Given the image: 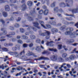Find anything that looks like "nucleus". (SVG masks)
<instances>
[{
	"instance_id": "obj_53",
	"label": "nucleus",
	"mask_w": 78,
	"mask_h": 78,
	"mask_svg": "<svg viewBox=\"0 0 78 78\" xmlns=\"http://www.w3.org/2000/svg\"><path fill=\"white\" fill-rule=\"evenodd\" d=\"M12 40L13 42H15V41H16V39H15V38L12 39Z\"/></svg>"
},
{
	"instance_id": "obj_4",
	"label": "nucleus",
	"mask_w": 78,
	"mask_h": 78,
	"mask_svg": "<svg viewBox=\"0 0 78 78\" xmlns=\"http://www.w3.org/2000/svg\"><path fill=\"white\" fill-rule=\"evenodd\" d=\"M50 59L52 61H56L57 60V55H52Z\"/></svg>"
},
{
	"instance_id": "obj_55",
	"label": "nucleus",
	"mask_w": 78,
	"mask_h": 78,
	"mask_svg": "<svg viewBox=\"0 0 78 78\" xmlns=\"http://www.w3.org/2000/svg\"><path fill=\"white\" fill-rule=\"evenodd\" d=\"M17 39H19L20 38V36H17Z\"/></svg>"
},
{
	"instance_id": "obj_16",
	"label": "nucleus",
	"mask_w": 78,
	"mask_h": 78,
	"mask_svg": "<svg viewBox=\"0 0 78 78\" xmlns=\"http://www.w3.org/2000/svg\"><path fill=\"white\" fill-rule=\"evenodd\" d=\"M50 23L53 25H56V22L54 21H50Z\"/></svg>"
},
{
	"instance_id": "obj_42",
	"label": "nucleus",
	"mask_w": 78,
	"mask_h": 78,
	"mask_svg": "<svg viewBox=\"0 0 78 78\" xmlns=\"http://www.w3.org/2000/svg\"><path fill=\"white\" fill-rule=\"evenodd\" d=\"M29 47H31L33 46V44L31 43L29 45Z\"/></svg>"
},
{
	"instance_id": "obj_57",
	"label": "nucleus",
	"mask_w": 78,
	"mask_h": 78,
	"mask_svg": "<svg viewBox=\"0 0 78 78\" xmlns=\"http://www.w3.org/2000/svg\"><path fill=\"white\" fill-rule=\"evenodd\" d=\"M3 0H0V3H3Z\"/></svg>"
},
{
	"instance_id": "obj_63",
	"label": "nucleus",
	"mask_w": 78,
	"mask_h": 78,
	"mask_svg": "<svg viewBox=\"0 0 78 78\" xmlns=\"http://www.w3.org/2000/svg\"><path fill=\"white\" fill-rule=\"evenodd\" d=\"M5 39H2V40H0V41H1V42H2V41H5Z\"/></svg>"
},
{
	"instance_id": "obj_58",
	"label": "nucleus",
	"mask_w": 78,
	"mask_h": 78,
	"mask_svg": "<svg viewBox=\"0 0 78 78\" xmlns=\"http://www.w3.org/2000/svg\"><path fill=\"white\" fill-rule=\"evenodd\" d=\"M10 36H11V35H7V37L9 38V37H11Z\"/></svg>"
},
{
	"instance_id": "obj_9",
	"label": "nucleus",
	"mask_w": 78,
	"mask_h": 78,
	"mask_svg": "<svg viewBox=\"0 0 78 78\" xmlns=\"http://www.w3.org/2000/svg\"><path fill=\"white\" fill-rule=\"evenodd\" d=\"M5 11H9V5H7L5 6Z\"/></svg>"
},
{
	"instance_id": "obj_14",
	"label": "nucleus",
	"mask_w": 78,
	"mask_h": 78,
	"mask_svg": "<svg viewBox=\"0 0 78 78\" xmlns=\"http://www.w3.org/2000/svg\"><path fill=\"white\" fill-rule=\"evenodd\" d=\"M33 24L34 26H35V27H37V28H40V27H38L37 26H38V25H39V24L37 23H33Z\"/></svg>"
},
{
	"instance_id": "obj_49",
	"label": "nucleus",
	"mask_w": 78,
	"mask_h": 78,
	"mask_svg": "<svg viewBox=\"0 0 78 78\" xmlns=\"http://www.w3.org/2000/svg\"><path fill=\"white\" fill-rule=\"evenodd\" d=\"M13 44L12 43H9V46H12Z\"/></svg>"
},
{
	"instance_id": "obj_47",
	"label": "nucleus",
	"mask_w": 78,
	"mask_h": 78,
	"mask_svg": "<svg viewBox=\"0 0 78 78\" xmlns=\"http://www.w3.org/2000/svg\"><path fill=\"white\" fill-rule=\"evenodd\" d=\"M63 48H65V50H68V49H67V48H66V46H63Z\"/></svg>"
},
{
	"instance_id": "obj_1",
	"label": "nucleus",
	"mask_w": 78,
	"mask_h": 78,
	"mask_svg": "<svg viewBox=\"0 0 78 78\" xmlns=\"http://www.w3.org/2000/svg\"><path fill=\"white\" fill-rule=\"evenodd\" d=\"M39 34L40 36H44L46 35V39H49L50 36L49 35H50V32L49 31H46L45 33H42L41 32H39Z\"/></svg>"
},
{
	"instance_id": "obj_52",
	"label": "nucleus",
	"mask_w": 78,
	"mask_h": 78,
	"mask_svg": "<svg viewBox=\"0 0 78 78\" xmlns=\"http://www.w3.org/2000/svg\"><path fill=\"white\" fill-rule=\"evenodd\" d=\"M10 30H14V27H10Z\"/></svg>"
},
{
	"instance_id": "obj_11",
	"label": "nucleus",
	"mask_w": 78,
	"mask_h": 78,
	"mask_svg": "<svg viewBox=\"0 0 78 78\" xmlns=\"http://www.w3.org/2000/svg\"><path fill=\"white\" fill-rule=\"evenodd\" d=\"M52 34H54L55 33H56L58 31V30L56 29H53L51 30Z\"/></svg>"
},
{
	"instance_id": "obj_36",
	"label": "nucleus",
	"mask_w": 78,
	"mask_h": 78,
	"mask_svg": "<svg viewBox=\"0 0 78 78\" xmlns=\"http://www.w3.org/2000/svg\"><path fill=\"white\" fill-rule=\"evenodd\" d=\"M40 41H41V40H40V39H37L36 41V42H37V43H40Z\"/></svg>"
},
{
	"instance_id": "obj_26",
	"label": "nucleus",
	"mask_w": 78,
	"mask_h": 78,
	"mask_svg": "<svg viewBox=\"0 0 78 78\" xmlns=\"http://www.w3.org/2000/svg\"><path fill=\"white\" fill-rule=\"evenodd\" d=\"M58 50H60V49H61L62 48V45H58Z\"/></svg>"
},
{
	"instance_id": "obj_19",
	"label": "nucleus",
	"mask_w": 78,
	"mask_h": 78,
	"mask_svg": "<svg viewBox=\"0 0 78 78\" xmlns=\"http://www.w3.org/2000/svg\"><path fill=\"white\" fill-rule=\"evenodd\" d=\"M48 12V10H46L44 12V15H47Z\"/></svg>"
},
{
	"instance_id": "obj_22",
	"label": "nucleus",
	"mask_w": 78,
	"mask_h": 78,
	"mask_svg": "<svg viewBox=\"0 0 78 78\" xmlns=\"http://www.w3.org/2000/svg\"><path fill=\"white\" fill-rule=\"evenodd\" d=\"M67 56V55L66 53H64L62 55V58H66Z\"/></svg>"
},
{
	"instance_id": "obj_15",
	"label": "nucleus",
	"mask_w": 78,
	"mask_h": 78,
	"mask_svg": "<svg viewBox=\"0 0 78 78\" xmlns=\"http://www.w3.org/2000/svg\"><path fill=\"white\" fill-rule=\"evenodd\" d=\"M75 58V55H72L69 57L70 59H74Z\"/></svg>"
},
{
	"instance_id": "obj_59",
	"label": "nucleus",
	"mask_w": 78,
	"mask_h": 78,
	"mask_svg": "<svg viewBox=\"0 0 78 78\" xmlns=\"http://www.w3.org/2000/svg\"><path fill=\"white\" fill-rule=\"evenodd\" d=\"M38 74L40 75V76H42V74H41V73H39Z\"/></svg>"
},
{
	"instance_id": "obj_61",
	"label": "nucleus",
	"mask_w": 78,
	"mask_h": 78,
	"mask_svg": "<svg viewBox=\"0 0 78 78\" xmlns=\"http://www.w3.org/2000/svg\"><path fill=\"white\" fill-rule=\"evenodd\" d=\"M25 34L26 35H29V33H28V32H26Z\"/></svg>"
},
{
	"instance_id": "obj_37",
	"label": "nucleus",
	"mask_w": 78,
	"mask_h": 78,
	"mask_svg": "<svg viewBox=\"0 0 78 78\" xmlns=\"http://www.w3.org/2000/svg\"><path fill=\"white\" fill-rule=\"evenodd\" d=\"M22 73V72H21L20 73H17L16 75V76H19V75H21V73Z\"/></svg>"
},
{
	"instance_id": "obj_51",
	"label": "nucleus",
	"mask_w": 78,
	"mask_h": 78,
	"mask_svg": "<svg viewBox=\"0 0 78 78\" xmlns=\"http://www.w3.org/2000/svg\"><path fill=\"white\" fill-rule=\"evenodd\" d=\"M21 19L20 18H18V20H17V22H19V21H20V20Z\"/></svg>"
},
{
	"instance_id": "obj_13",
	"label": "nucleus",
	"mask_w": 78,
	"mask_h": 78,
	"mask_svg": "<svg viewBox=\"0 0 78 78\" xmlns=\"http://www.w3.org/2000/svg\"><path fill=\"white\" fill-rule=\"evenodd\" d=\"M46 58L44 57H41L38 58L36 60H38V61H40L41 60V59H45Z\"/></svg>"
},
{
	"instance_id": "obj_17",
	"label": "nucleus",
	"mask_w": 78,
	"mask_h": 78,
	"mask_svg": "<svg viewBox=\"0 0 78 78\" xmlns=\"http://www.w3.org/2000/svg\"><path fill=\"white\" fill-rule=\"evenodd\" d=\"M58 61H59V62H63V59L61 57H59L58 59Z\"/></svg>"
},
{
	"instance_id": "obj_2",
	"label": "nucleus",
	"mask_w": 78,
	"mask_h": 78,
	"mask_svg": "<svg viewBox=\"0 0 78 78\" xmlns=\"http://www.w3.org/2000/svg\"><path fill=\"white\" fill-rule=\"evenodd\" d=\"M39 23H40L42 27L44 28L45 29H47V28H51V26L49 25H46V27H45L44 25V23L42 21H40Z\"/></svg>"
},
{
	"instance_id": "obj_41",
	"label": "nucleus",
	"mask_w": 78,
	"mask_h": 78,
	"mask_svg": "<svg viewBox=\"0 0 78 78\" xmlns=\"http://www.w3.org/2000/svg\"><path fill=\"white\" fill-rule=\"evenodd\" d=\"M68 30H69L70 31H72L73 29V28H68Z\"/></svg>"
},
{
	"instance_id": "obj_48",
	"label": "nucleus",
	"mask_w": 78,
	"mask_h": 78,
	"mask_svg": "<svg viewBox=\"0 0 78 78\" xmlns=\"http://www.w3.org/2000/svg\"><path fill=\"white\" fill-rule=\"evenodd\" d=\"M75 26L77 28H78V23H77L75 24Z\"/></svg>"
},
{
	"instance_id": "obj_27",
	"label": "nucleus",
	"mask_w": 78,
	"mask_h": 78,
	"mask_svg": "<svg viewBox=\"0 0 78 78\" xmlns=\"http://www.w3.org/2000/svg\"><path fill=\"white\" fill-rule=\"evenodd\" d=\"M78 9H74L72 11L73 12H77L76 11H78Z\"/></svg>"
},
{
	"instance_id": "obj_24",
	"label": "nucleus",
	"mask_w": 78,
	"mask_h": 78,
	"mask_svg": "<svg viewBox=\"0 0 78 78\" xmlns=\"http://www.w3.org/2000/svg\"><path fill=\"white\" fill-rule=\"evenodd\" d=\"M1 49L3 50V51H8V49L6 48H2Z\"/></svg>"
},
{
	"instance_id": "obj_46",
	"label": "nucleus",
	"mask_w": 78,
	"mask_h": 78,
	"mask_svg": "<svg viewBox=\"0 0 78 78\" xmlns=\"http://www.w3.org/2000/svg\"><path fill=\"white\" fill-rule=\"evenodd\" d=\"M43 9H47V7L45 6H43Z\"/></svg>"
},
{
	"instance_id": "obj_34",
	"label": "nucleus",
	"mask_w": 78,
	"mask_h": 78,
	"mask_svg": "<svg viewBox=\"0 0 78 78\" xmlns=\"http://www.w3.org/2000/svg\"><path fill=\"white\" fill-rule=\"evenodd\" d=\"M22 37L24 39H27L28 38V37L24 36H23Z\"/></svg>"
},
{
	"instance_id": "obj_56",
	"label": "nucleus",
	"mask_w": 78,
	"mask_h": 78,
	"mask_svg": "<svg viewBox=\"0 0 78 78\" xmlns=\"http://www.w3.org/2000/svg\"><path fill=\"white\" fill-rule=\"evenodd\" d=\"M28 72L24 74H23V75H27V74H28Z\"/></svg>"
},
{
	"instance_id": "obj_28",
	"label": "nucleus",
	"mask_w": 78,
	"mask_h": 78,
	"mask_svg": "<svg viewBox=\"0 0 78 78\" xmlns=\"http://www.w3.org/2000/svg\"><path fill=\"white\" fill-rule=\"evenodd\" d=\"M17 70H22V67H19L17 68Z\"/></svg>"
},
{
	"instance_id": "obj_7",
	"label": "nucleus",
	"mask_w": 78,
	"mask_h": 78,
	"mask_svg": "<svg viewBox=\"0 0 78 78\" xmlns=\"http://www.w3.org/2000/svg\"><path fill=\"white\" fill-rule=\"evenodd\" d=\"M65 34L66 35H69V34L70 35H74V34H75V33L74 32L73 33H72L71 32L67 31L65 33Z\"/></svg>"
},
{
	"instance_id": "obj_45",
	"label": "nucleus",
	"mask_w": 78,
	"mask_h": 78,
	"mask_svg": "<svg viewBox=\"0 0 78 78\" xmlns=\"http://www.w3.org/2000/svg\"><path fill=\"white\" fill-rule=\"evenodd\" d=\"M25 53V52L24 51H23L21 53H20V55H23Z\"/></svg>"
},
{
	"instance_id": "obj_29",
	"label": "nucleus",
	"mask_w": 78,
	"mask_h": 78,
	"mask_svg": "<svg viewBox=\"0 0 78 78\" xmlns=\"http://www.w3.org/2000/svg\"><path fill=\"white\" fill-rule=\"evenodd\" d=\"M43 11L42 10H41L39 12V14H43Z\"/></svg>"
},
{
	"instance_id": "obj_3",
	"label": "nucleus",
	"mask_w": 78,
	"mask_h": 78,
	"mask_svg": "<svg viewBox=\"0 0 78 78\" xmlns=\"http://www.w3.org/2000/svg\"><path fill=\"white\" fill-rule=\"evenodd\" d=\"M9 54L11 55H14V56H15L16 57H17L18 58L20 56L19 54L17 52H9Z\"/></svg>"
},
{
	"instance_id": "obj_39",
	"label": "nucleus",
	"mask_w": 78,
	"mask_h": 78,
	"mask_svg": "<svg viewBox=\"0 0 78 78\" xmlns=\"http://www.w3.org/2000/svg\"><path fill=\"white\" fill-rule=\"evenodd\" d=\"M15 27H19V24L16 23L15 24Z\"/></svg>"
},
{
	"instance_id": "obj_43",
	"label": "nucleus",
	"mask_w": 78,
	"mask_h": 78,
	"mask_svg": "<svg viewBox=\"0 0 78 78\" xmlns=\"http://www.w3.org/2000/svg\"><path fill=\"white\" fill-rule=\"evenodd\" d=\"M47 54V51H44L43 53L42 54Z\"/></svg>"
},
{
	"instance_id": "obj_18",
	"label": "nucleus",
	"mask_w": 78,
	"mask_h": 78,
	"mask_svg": "<svg viewBox=\"0 0 78 78\" xmlns=\"http://www.w3.org/2000/svg\"><path fill=\"white\" fill-rule=\"evenodd\" d=\"M27 55L28 56H30V55H33V54L32 52H29V53H27Z\"/></svg>"
},
{
	"instance_id": "obj_54",
	"label": "nucleus",
	"mask_w": 78,
	"mask_h": 78,
	"mask_svg": "<svg viewBox=\"0 0 78 78\" xmlns=\"http://www.w3.org/2000/svg\"><path fill=\"white\" fill-rule=\"evenodd\" d=\"M1 22H2V23H5V21H3V20H1Z\"/></svg>"
},
{
	"instance_id": "obj_64",
	"label": "nucleus",
	"mask_w": 78,
	"mask_h": 78,
	"mask_svg": "<svg viewBox=\"0 0 78 78\" xmlns=\"http://www.w3.org/2000/svg\"><path fill=\"white\" fill-rule=\"evenodd\" d=\"M34 73H36L37 72V70H35L34 71Z\"/></svg>"
},
{
	"instance_id": "obj_5",
	"label": "nucleus",
	"mask_w": 78,
	"mask_h": 78,
	"mask_svg": "<svg viewBox=\"0 0 78 78\" xmlns=\"http://www.w3.org/2000/svg\"><path fill=\"white\" fill-rule=\"evenodd\" d=\"M46 45H47V46H49V45L51 47H53V46L54 45L53 42V41H51L48 42V41H47Z\"/></svg>"
},
{
	"instance_id": "obj_38",
	"label": "nucleus",
	"mask_w": 78,
	"mask_h": 78,
	"mask_svg": "<svg viewBox=\"0 0 78 78\" xmlns=\"http://www.w3.org/2000/svg\"><path fill=\"white\" fill-rule=\"evenodd\" d=\"M66 27L65 26H62V27H61L60 29L61 30H62L63 29H64V28H66Z\"/></svg>"
},
{
	"instance_id": "obj_25",
	"label": "nucleus",
	"mask_w": 78,
	"mask_h": 78,
	"mask_svg": "<svg viewBox=\"0 0 78 78\" xmlns=\"http://www.w3.org/2000/svg\"><path fill=\"white\" fill-rule=\"evenodd\" d=\"M69 73L71 75V76H73V77H76V75H73V74H72V71H70Z\"/></svg>"
},
{
	"instance_id": "obj_30",
	"label": "nucleus",
	"mask_w": 78,
	"mask_h": 78,
	"mask_svg": "<svg viewBox=\"0 0 78 78\" xmlns=\"http://www.w3.org/2000/svg\"><path fill=\"white\" fill-rule=\"evenodd\" d=\"M20 32H21V33H23V32H24V30L22 28H20Z\"/></svg>"
},
{
	"instance_id": "obj_60",
	"label": "nucleus",
	"mask_w": 78,
	"mask_h": 78,
	"mask_svg": "<svg viewBox=\"0 0 78 78\" xmlns=\"http://www.w3.org/2000/svg\"><path fill=\"white\" fill-rule=\"evenodd\" d=\"M58 66H55V67L54 68L55 69H58Z\"/></svg>"
},
{
	"instance_id": "obj_10",
	"label": "nucleus",
	"mask_w": 78,
	"mask_h": 78,
	"mask_svg": "<svg viewBox=\"0 0 78 78\" xmlns=\"http://www.w3.org/2000/svg\"><path fill=\"white\" fill-rule=\"evenodd\" d=\"M66 63H63L62 65L61 66V67H60V68H59V69H60V71H61V72L63 71V69H62V67H63L64 66H65L66 65Z\"/></svg>"
},
{
	"instance_id": "obj_35",
	"label": "nucleus",
	"mask_w": 78,
	"mask_h": 78,
	"mask_svg": "<svg viewBox=\"0 0 78 78\" xmlns=\"http://www.w3.org/2000/svg\"><path fill=\"white\" fill-rule=\"evenodd\" d=\"M40 49H39V47L37 46L36 48V50L37 51H39Z\"/></svg>"
},
{
	"instance_id": "obj_21",
	"label": "nucleus",
	"mask_w": 78,
	"mask_h": 78,
	"mask_svg": "<svg viewBox=\"0 0 78 78\" xmlns=\"http://www.w3.org/2000/svg\"><path fill=\"white\" fill-rule=\"evenodd\" d=\"M45 65H40V67L41 68H44L45 70H47V68H45Z\"/></svg>"
},
{
	"instance_id": "obj_6",
	"label": "nucleus",
	"mask_w": 78,
	"mask_h": 78,
	"mask_svg": "<svg viewBox=\"0 0 78 78\" xmlns=\"http://www.w3.org/2000/svg\"><path fill=\"white\" fill-rule=\"evenodd\" d=\"M48 50L49 51H54V52H57L58 51V50L56 48H49Z\"/></svg>"
},
{
	"instance_id": "obj_20",
	"label": "nucleus",
	"mask_w": 78,
	"mask_h": 78,
	"mask_svg": "<svg viewBox=\"0 0 78 78\" xmlns=\"http://www.w3.org/2000/svg\"><path fill=\"white\" fill-rule=\"evenodd\" d=\"M3 15L4 17H7L8 14H7V13H6L5 12H3Z\"/></svg>"
},
{
	"instance_id": "obj_44",
	"label": "nucleus",
	"mask_w": 78,
	"mask_h": 78,
	"mask_svg": "<svg viewBox=\"0 0 78 78\" xmlns=\"http://www.w3.org/2000/svg\"><path fill=\"white\" fill-rule=\"evenodd\" d=\"M4 46H5V47H8V46H9V44H7V43H5V44Z\"/></svg>"
},
{
	"instance_id": "obj_8",
	"label": "nucleus",
	"mask_w": 78,
	"mask_h": 78,
	"mask_svg": "<svg viewBox=\"0 0 78 78\" xmlns=\"http://www.w3.org/2000/svg\"><path fill=\"white\" fill-rule=\"evenodd\" d=\"M19 46L18 45H16L15 48H12V50L13 51H16V49H19Z\"/></svg>"
},
{
	"instance_id": "obj_32",
	"label": "nucleus",
	"mask_w": 78,
	"mask_h": 78,
	"mask_svg": "<svg viewBox=\"0 0 78 78\" xmlns=\"http://www.w3.org/2000/svg\"><path fill=\"white\" fill-rule=\"evenodd\" d=\"M0 69H2V70H4V66H3V65H2V66H0Z\"/></svg>"
},
{
	"instance_id": "obj_40",
	"label": "nucleus",
	"mask_w": 78,
	"mask_h": 78,
	"mask_svg": "<svg viewBox=\"0 0 78 78\" xmlns=\"http://www.w3.org/2000/svg\"><path fill=\"white\" fill-rule=\"evenodd\" d=\"M66 66L68 68H70V67H71V66L69 64H67Z\"/></svg>"
},
{
	"instance_id": "obj_23",
	"label": "nucleus",
	"mask_w": 78,
	"mask_h": 78,
	"mask_svg": "<svg viewBox=\"0 0 78 78\" xmlns=\"http://www.w3.org/2000/svg\"><path fill=\"white\" fill-rule=\"evenodd\" d=\"M30 38L32 39H34L36 38V37L34 35H31L30 36Z\"/></svg>"
},
{
	"instance_id": "obj_62",
	"label": "nucleus",
	"mask_w": 78,
	"mask_h": 78,
	"mask_svg": "<svg viewBox=\"0 0 78 78\" xmlns=\"http://www.w3.org/2000/svg\"><path fill=\"white\" fill-rule=\"evenodd\" d=\"M40 9V8H37L36 10L37 11H39Z\"/></svg>"
},
{
	"instance_id": "obj_31",
	"label": "nucleus",
	"mask_w": 78,
	"mask_h": 78,
	"mask_svg": "<svg viewBox=\"0 0 78 78\" xmlns=\"http://www.w3.org/2000/svg\"><path fill=\"white\" fill-rule=\"evenodd\" d=\"M27 46H28V44H24L23 45V47L25 48V47H27Z\"/></svg>"
},
{
	"instance_id": "obj_50",
	"label": "nucleus",
	"mask_w": 78,
	"mask_h": 78,
	"mask_svg": "<svg viewBox=\"0 0 78 78\" xmlns=\"http://www.w3.org/2000/svg\"><path fill=\"white\" fill-rule=\"evenodd\" d=\"M55 5V3H54L51 5V7H53Z\"/></svg>"
},
{
	"instance_id": "obj_12",
	"label": "nucleus",
	"mask_w": 78,
	"mask_h": 78,
	"mask_svg": "<svg viewBox=\"0 0 78 78\" xmlns=\"http://www.w3.org/2000/svg\"><path fill=\"white\" fill-rule=\"evenodd\" d=\"M27 4L29 6H32V2L31 1H28L27 3Z\"/></svg>"
},
{
	"instance_id": "obj_33",
	"label": "nucleus",
	"mask_w": 78,
	"mask_h": 78,
	"mask_svg": "<svg viewBox=\"0 0 78 78\" xmlns=\"http://www.w3.org/2000/svg\"><path fill=\"white\" fill-rule=\"evenodd\" d=\"M18 43H19L20 44H23V42L22 41L20 40H19L18 41Z\"/></svg>"
}]
</instances>
